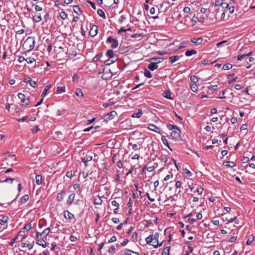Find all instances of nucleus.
<instances>
[{"instance_id":"nucleus-1","label":"nucleus","mask_w":255,"mask_h":255,"mask_svg":"<svg viewBox=\"0 0 255 255\" xmlns=\"http://www.w3.org/2000/svg\"><path fill=\"white\" fill-rule=\"evenodd\" d=\"M35 44V38L32 36H29L23 42L22 48L25 52H29L34 48Z\"/></svg>"},{"instance_id":"nucleus-2","label":"nucleus","mask_w":255,"mask_h":255,"mask_svg":"<svg viewBox=\"0 0 255 255\" xmlns=\"http://www.w3.org/2000/svg\"><path fill=\"white\" fill-rule=\"evenodd\" d=\"M100 73H103L102 78L106 80L110 79L113 76V72L110 68L105 67V65H102L101 68L99 69Z\"/></svg>"},{"instance_id":"nucleus-3","label":"nucleus","mask_w":255,"mask_h":255,"mask_svg":"<svg viewBox=\"0 0 255 255\" xmlns=\"http://www.w3.org/2000/svg\"><path fill=\"white\" fill-rule=\"evenodd\" d=\"M66 55H68L69 60L72 59V62H74L76 60L79 59V58H74L77 55L76 49L75 48H72L68 50L66 52Z\"/></svg>"},{"instance_id":"nucleus-4","label":"nucleus","mask_w":255,"mask_h":255,"mask_svg":"<svg viewBox=\"0 0 255 255\" xmlns=\"http://www.w3.org/2000/svg\"><path fill=\"white\" fill-rule=\"evenodd\" d=\"M39 232H36V238L37 239V244L43 248H45L46 247L47 244L46 242L43 240V238L40 237V238H39Z\"/></svg>"},{"instance_id":"nucleus-5","label":"nucleus","mask_w":255,"mask_h":255,"mask_svg":"<svg viewBox=\"0 0 255 255\" xmlns=\"http://www.w3.org/2000/svg\"><path fill=\"white\" fill-rule=\"evenodd\" d=\"M108 43H112L111 47L113 48H117L119 45V42L116 39L113 38L112 36H109L107 39Z\"/></svg>"},{"instance_id":"nucleus-6","label":"nucleus","mask_w":255,"mask_h":255,"mask_svg":"<svg viewBox=\"0 0 255 255\" xmlns=\"http://www.w3.org/2000/svg\"><path fill=\"white\" fill-rule=\"evenodd\" d=\"M18 98L21 100V105L22 106H27L29 103V99L27 98V100L25 99V96L23 94L19 93L18 94Z\"/></svg>"},{"instance_id":"nucleus-7","label":"nucleus","mask_w":255,"mask_h":255,"mask_svg":"<svg viewBox=\"0 0 255 255\" xmlns=\"http://www.w3.org/2000/svg\"><path fill=\"white\" fill-rule=\"evenodd\" d=\"M118 255H139L136 252L132 251L130 250L126 249L125 251H121Z\"/></svg>"},{"instance_id":"nucleus-8","label":"nucleus","mask_w":255,"mask_h":255,"mask_svg":"<svg viewBox=\"0 0 255 255\" xmlns=\"http://www.w3.org/2000/svg\"><path fill=\"white\" fill-rule=\"evenodd\" d=\"M98 27L97 25H93L92 27L91 28V29L90 30V32H89V34L92 36V37H94L95 36L97 33H98Z\"/></svg>"},{"instance_id":"nucleus-9","label":"nucleus","mask_w":255,"mask_h":255,"mask_svg":"<svg viewBox=\"0 0 255 255\" xmlns=\"http://www.w3.org/2000/svg\"><path fill=\"white\" fill-rule=\"evenodd\" d=\"M180 129L178 128V129H175L171 133V136L174 139H178L180 137Z\"/></svg>"},{"instance_id":"nucleus-10","label":"nucleus","mask_w":255,"mask_h":255,"mask_svg":"<svg viewBox=\"0 0 255 255\" xmlns=\"http://www.w3.org/2000/svg\"><path fill=\"white\" fill-rule=\"evenodd\" d=\"M251 53L252 52H250L247 54H243L242 55L239 56H238L237 60H245V62H246L248 64L249 63V57L251 54Z\"/></svg>"},{"instance_id":"nucleus-11","label":"nucleus","mask_w":255,"mask_h":255,"mask_svg":"<svg viewBox=\"0 0 255 255\" xmlns=\"http://www.w3.org/2000/svg\"><path fill=\"white\" fill-rule=\"evenodd\" d=\"M23 81L25 83H28L29 85L33 88L35 87L36 82L33 81L30 77H27L23 79Z\"/></svg>"},{"instance_id":"nucleus-12","label":"nucleus","mask_w":255,"mask_h":255,"mask_svg":"<svg viewBox=\"0 0 255 255\" xmlns=\"http://www.w3.org/2000/svg\"><path fill=\"white\" fill-rule=\"evenodd\" d=\"M67 212V216L68 217H67L66 215L65 214V218L68 219L69 220L70 222L74 223L76 221L74 215L68 211H65V212Z\"/></svg>"},{"instance_id":"nucleus-13","label":"nucleus","mask_w":255,"mask_h":255,"mask_svg":"<svg viewBox=\"0 0 255 255\" xmlns=\"http://www.w3.org/2000/svg\"><path fill=\"white\" fill-rule=\"evenodd\" d=\"M179 58H180V56H179L178 55H175V56H170V57H168V58H165V59L166 60H168V62L173 63L177 61V60H178ZM165 62L166 63L167 61H166Z\"/></svg>"},{"instance_id":"nucleus-14","label":"nucleus","mask_w":255,"mask_h":255,"mask_svg":"<svg viewBox=\"0 0 255 255\" xmlns=\"http://www.w3.org/2000/svg\"><path fill=\"white\" fill-rule=\"evenodd\" d=\"M148 128L151 130L155 131L157 133H160V128L153 124H149L148 125Z\"/></svg>"},{"instance_id":"nucleus-15","label":"nucleus","mask_w":255,"mask_h":255,"mask_svg":"<svg viewBox=\"0 0 255 255\" xmlns=\"http://www.w3.org/2000/svg\"><path fill=\"white\" fill-rule=\"evenodd\" d=\"M29 196L27 194L23 195L21 197L19 200V203L20 204H23L25 203L29 200Z\"/></svg>"},{"instance_id":"nucleus-16","label":"nucleus","mask_w":255,"mask_h":255,"mask_svg":"<svg viewBox=\"0 0 255 255\" xmlns=\"http://www.w3.org/2000/svg\"><path fill=\"white\" fill-rule=\"evenodd\" d=\"M50 232L49 228H47L45 229L42 233H40L39 236L41 238H45Z\"/></svg>"},{"instance_id":"nucleus-17","label":"nucleus","mask_w":255,"mask_h":255,"mask_svg":"<svg viewBox=\"0 0 255 255\" xmlns=\"http://www.w3.org/2000/svg\"><path fill=\"white\" fill-rule=\"evenodd\" d=\"M161 140L165 146H166L171 151H172V149L170 147L168 140L167 139L165 136H162Z\"/></svg>"},{"instance_id":"nucleus-18","label":"nucleus","mask_w":255,"mask_h":255,"mask_svg":"<svg viewBox=\"0 0 255 255\" xmlns=\"http://www.w3.org/2000/svg\"><path fill=\"white\" fill-rule=\"evenodd\" d=\"M75 194L74 193L71 194L69 195L68 199L67 201V204L68 205L71 204L73 203V202L75 199Z\"/></svg>"},{"instance_id":"nucleus-19","label":"nucleus","mask_w":255,"mask_h":255,"mask_svg":"<svg viewBox=\"0 0 255 255\" xmlns=\"http://www.w3.org/2000/svg\"><path fill=\"white\" fill-rule=\"evenodd\" d=\"M203 41V39L201 37L193 38L191 39V42L197 44H201Z\"/></svg>"},{"instance_id":"nucleus-20","label":"nucleus","mask_w":255,"mask_h":255,"mask_svg":"<svg viewBox=\"0 0 255 255\" xmlns=\"http://www.w3.org/2000/svg\"><path fill=\"white\" fill-rule=\"evenodd\" d=\"M116 115H117L116 112L115 111H113L107 114L106 115V117H107V119L111 120V119H113Z\"/></svg>"},{"instance_id":"nucleus-21","label":"nucleus","mask_w":255,"mask_h":255,"mask_svg":"<svg viewBox=\"0 0 255 255\" xmlns=\"http://www.w3.org/2000/svg\"><path fill=\"white\" fill-rule=\"evenodd\" d=\"M154 61L151 62L150 64H159L160 63L163 62L165 59L162 57H159L158 58L153 59Z\"/></svg>"},{"instance_id":"nucleus-22","label":"nucleus","mask_w":255,"mask_h":255,"mask_svg":"<svg viewBox=\"0 0 255 255\" xmlns=\"http://www.w3.org/2000/svg\"><path fill=\"white\" fill-rule=\"evenodd\" d=\"M35 180L37 184L41 185L42 183V177L41 175L37 174L36 175Z\"/></svg>"},{"instance_id":"nucleus-23","label":"nucleus","mask_w":255,"mask_h":255,"mask_svg":"<svg viewBox=\"0 0 255 255\" xmlns=\"http://www.w3.org/2000/svg\"><path fill=\"white\" fill-rule=\"evenodd\" d=\"M142 114V110L139 109L137 113H134L132 115L131 117L139 118L141 117Z\"/></svg>"},{"instance_id":"nucleus-24","label":"nucleus","mask_w":255,"mask_h":255,"mask_svg":"<svg viewBox=\"0 0 255 255\" xmlns=\"http://www.w3.org/2000/svg\"><path fill=\"white\" fill-rule=\"evenodd\" d=\"M159 234L158 233L156 232L154 234V237L152 236L153 242L152 244H156L158 242V238Z\"/></svg>"},{"instance_id":"nucleus-25","label":"nucleus","mask_w":255,"mask_h":255,"mask_svg":"<svg viewBox=\"0 0 255 255\" xmlns=\"http://www.w3.org/2000/svg\"><path fill=\"white\" fill-rule=\"evenodd\" d=\"M64 191L62 190L60 191V192L58 194L57 196V200L58 202H61L64 198Z\"/></svg>"},{"instance_id":"nucleus-26","label":"nucleus","mask_w":255,"mask_h":255,"mask_svg":"<svg viewBox=\"0 0 255 255\" xmlns=\"http://www.w3.org/2000/svg\"><path fill=\"white\" fill-rule=\"evenodd\" d=\"M8 217L7 216H3L1 219H0V224L4 225L8 222Z\"/></svg>"},{"instance_id":"nucleus-27","label":"nucleus","mask_w":255,"mask_h":255,"mask_svg":"<svg viewBox=\"0 0 255 255\" xmlns=\"http://www.w3.org/2000/svg\"><path fill=\"white\" fill-rule=\"evenodd\" d=\"M254 240H255L254 236L253 235H250L248 237V239L246 242L247 245H250L252 243V242L254 241Z\"/></svg>"},{"instance_id":"nucleus-28","label":"nucleus","mask_w":255,"mask_h":255,"mask_svg":"<svg viewBox=\"0 0 255 255\" xmlns=\"http://www.w3.org/2000/svg\"><path fill=\"white\" fill-rule=\"evenodd\" d=\"M170 247L169 246L165 247L162 252V255H170L169 251H170Z\"/></svg>"},{"instance_id":"nucleus-29","label":"nucleus","mask_w":255,"mask_h":255,"mask_svg":"<svg viewBox=\"0 0 255 255\" xmlns=\"http://www.w3.org/2000/svg\"><path fill=\"white\" fill-rule=\"evenodd\" d=\"M106 55L108 57H109V59L114 58L115 55H114V52L113 50H112V49L108 50L107 52Z\"/></svg>"},{"instance_id":"nucleus-30","label":"nucleus","mask_w":255,"mask_h":255,"mask_svg":"<svg viewBox=\"0 0 255 255\" xmlns=\"http://www.w3.org/2000/svg\"><path fill=\"white\" fill-rule=\"evenodd\" d=\"M51 87V85H47V86L45 87V88H44V90H43V92H42V93L41 97L44 98V97L46 95L47 91H48V90H49Z\"/></svg>"},{"instance_id":"nucleus-31","label":"nucleus","mask_w":255,"mask_h":255,"mask_svg":"<svg viewBox=\"0 0 255 255\" xmlns=\"http://www.w3.org/2000/svg\"><path fill=\"white\" fill-rule=\"evenodd\" d=\"M97 13L101 17H102L103 19H106V16L105 14V12L103 10L101 9H98L97 10Z\"/></svg>"},{"instance_id":"nucleus-32","label":"nucleus","mask_w":255,"mask_h":255,"mask_svg":"<svg viewBox=\"0 0 255 255\" xmlns=\"http://www.w3.org/2000/svg\"><path fill=\"white\" fill-rule=\"evenodd\" d=\"M171 92L168 90L166 91V92H164L163 94V96L166 99L171 100L173 99V98L171 97Z\"/></svg>"},{"instance_id":"nucleus-33","label":"nucleus","mask_w":255,"mask_h":255,"mask_svg":"<svg viewBox=\"0 0 255 255\" xmlns=\"http://www.w3.org/2000/svg\"><path fill=\"white\" fill-rule=\"evenodd\" d=\"M55 14H57L58 15L57 16H59V17H60L61 18V19H64V11L63 10H62L61 12L59 11V9H58L57 10H56L55 11Z\"/></svg>"},{"instance_id":"nucleus-34","label":"nucleus","mask_w":255,"mask_h":255,"mask_svg":"<svg viewBox=\"0 0 255 255\" xmlns=\"http://www.w3.org/2000/svg\"><path fill=\"white\" fill-rule=\"evenodd\" d=\"M58 249H56L55 251L57 255H62L63 254V248L62 246H60L58 245Z\"/></svg>"},{"instance_id":"nucleus-35","label":"nucleus","mask_w":255,"mask_h":255,"mask_svg":"<svg viewBox=\"0 0 255 255\" xmlns=\"http://www.w3.org/2000/svg\"><path fill=\"white\" fill-rule=\"evenodd\" d=\"M75 94L78 97L81 98L83 97V94L81 89L78 88L76 89Z\"/></svg>"},{"instance_id":"nucleus-36","label":"nucleus","mask_w":255,"mask_h":255,"mask_svg":"<svg viewBox=\"0 0 255 255\" xmlns=\"http://www.w3.org/2000/svg\"><path fill=\"white\" fill-rule=\"evenodd\" d=\"M143 73H144V76L148 78H151L152 77V74L150 73V72L146 69H144Z\"/></svg>"},{"instance_id":"nucleus-37","label":"nucleus","mask_w":255,"mask_h":255,"mask_svg":"<svg viewBox=\"0 0 255 255\" xmlns=\"http://www.w3.org/2000/svg\"><path fill=\"white\" fill-rule=\"evenodd\" d=\"M94 203L96 205H101L102 203V200L101 199L100 196H98L97 197L95 198L94 199Z\"/></svg>"},{"instance_id":"nucleus-38","label":"nucleus","mask_w":255,"mask_h":255,"mask_svg":"<svg viewBox=\"0 0 255 255\" xmlns=\"http://www.w3.org/2000/svg\"><path fill=\"white\" fill-rule=\"evenodd\" d=\"M224 164L225 166H228L230 167H233L236 165L235 163L233 161H227L226 162H224Z\"/></svg>"},{"instance_id":"nucleus-39","label":"nucleus","mask_w":255,"mask_h":255,"mask_svg":"<svg viewBox=\"0 0 255 255\" xmlns=\"http://www.w3.org/2000/svg\"><path fill=\"white\" fill-rule=\"evenodd\" d=\"M197 53V51L195 50H187L185 52V55L187 56H191L193 54H196Z\"/></svg>"},{"instance_id":"nucleus-40","label":"nucleus","mask_w":255,"mask_h":255,"mask_svg":"<svg viewBox=\"0 0 255 255\" xmlns=\"http://www.w3.org/2000/svg\"><path fill=\"white\" fill-rule=\"evenodd\" d=\"M42 18L40 15H35L33 17V20L35 22H39L41 20Z\"/></svg>"},{"instance_id":"nucleus-41","label":"nucleus","mask_w":255,"mask_h":255,"mask_svg":"<svg viewBox=\"0 0 255 255\" xmlns=\"http://www.w3.org/2000/svg\"><path fill=\"white\" fill-rule=\"evenodd\" d=\"M73 7L74 11L75 13H76L78 14H80V13H81L82 11L78 5H74Z\"/></svg>"},{"instance_id":"nucleus-42","label":"nucleus","mask_w":255,"mask_h":255,"mask_svg":"<svg viewBox=\"0 0 255 255\" xmlns=\"http://www.w3.org/2000/svg\"><path fill=\"white\" fill-rule=\"evenodd\" d=\"M55 23L58 26H61L63 22L62 19H61L59 16H57V18L55 19Z\"/></svg>"},{"instance_id":"nucleus-43","label":"nucleus","mask_w":255,"mask_h":255,"mask_svg":"<svg viewBox=\"0 0 255 255\" xmlns=\"http://www.w3.org/2000/svg\"><path fill=\"white\" fill-rule=\"evenodd\" d=\"M218 60H219L217 59V60H214L213 61H210L208 59H204L202 61V64H207L209 62H210V64H214L215 63H216Z\"/></svg>"},{"instance_id":"nucleus-44","label":"nucleus","mask_w":255,"mask_h":255,"mask_svg":"<svg viewBox=\"0 0 255 255\" xmlns=\"http://www.w3.org/2000/svg\"><path fill=\"white\" fill-rule=\"evenodd\" d=\"M145 241L146 242L147 244L152 245L151 243L153 242L152 236L149 235L145 239Z\"/></svg>"},{"instance_id":"nucleus-45","label":"nucleus","mask_w":255,"mask_h":255,"mask_svg":"<svg viewBox=\"0 0 255 255\" xmlns=\"http://www.w3.org/2000/svg\"><path fill=\"white\" fill-rule=\"evenodd\" d=\"M166 126H167V128L169 130L178 129V127L177 126H176L175 125H172L171 124H167Z\"/></svg>"},{"instance_id":"nucleus-46","label":"nucleus","mask_w":255,"mask_h":255,"mask_svg":"<svg viewBox=\"0 0 255 255\" xmlns=\"http://www.w3.org/2000/svg\"><path fill=\"white\" fill-rule=\"evenodd\" d=\"M25 61L28 64H31L35 61V59L33 57H27L25 58Z\"/></svg>"},{"instance_id":"nucleus-47","label":"nucleus","mask_w":255,"mask_h":255,"mask_svg":"<svg viewBox=\"0 0 255 255\" xmlns=\"http://www.w3.org/2000/svg\"><path fill=\"white\" fill-rule=\"evenodd\" d=\"M190 80L194 83L196 84L198 82L199 79L196 76L192 75L190 77Z\"/></svg>"},{"instance_id":"nucleus-48","label":"nucleus","mask_w":255,"mask_h":255,"mask_svg":"<svg viewBox=\"0 0 255 255\" xmlns=\"http://www.w3.org/2000/svg\"><path fill=\"white\" fill-rule=\"evenodd\" d=\"M190 88L194 92H197L198 91V87L195 83H193L191 85Z\"/></svg>"},{"instance_id":"nucleus-49","label":"nucleus","mask_w":255,"mask_h":255,"mask_svg":"<svg viewBox=\"0 0 255 255\" xmlns=\"http://www.w3.org/2000/svg\"><path fill=\"white\" fill-rule=\"evenodd\" d=\"M131 240L134 242L137 241V234L136 232H134L131 238Z\"/></svg>"},{"instance_id":"nucleus-50","label":"nucleus","mask_w":255,"mask_h":255,"mask_svg":"<svg viewBox=\"0 0 255 255\" xmlns=\"http://www.w3.org/2000/svg\"><path fill=\"white\" fill-rule=\"evenodd\" d=\"M21 246L22 248L28 247L29 250H31L33 248V245L31 244H27L26 243H22Z\"/></svg>"},{"instance_id":"nucleus-51","label":"nucleus","mask_w":255,"mask_h":255,"mask_svg":"<svg viewBox=\"0 0 255 255\" xmlns=\"http://www.w3.org/2000/svg\"><path fill=\"white\" fill-rule=\"evenodd\" d=\"M215 6L218 7L220 6H223V0H217L215 2Z\"/></svg>"},{"instance_id":"nucleus-52","label":"nucleus","mask_w":255,"mask_h":255,"mask_svg":"<svg viewBox=\"0 0 255 255\" xmlns=\"http://www.w3.org/2000/svg\"><path fill=\"white\" fill-rule=\"evenodd\" d=\"M130 37L132 38H140L139 39H140L143 37V36L142 34L140 33L132 34L130 36Z\"/></svg>"},{"instance_id":"nucleus-53","label":"nucleus","mask_w":255,"mask_h":255,"mask_svg":"<svg viewBox=\"0 0 255 255\" xmlns=\"http://www.w3.org/2000/svg\"><path fill=\"white\" fill-rule=\"evenodd\" d=\"M148 67L151 71H153L158 68V66L157 65H148Z\"/></svg>"},{"instance_id":"nucleus-54","label":"nucleus","mask_w":255,"mask_h":255,"mask_svg":"<svg viewBox=\"0 0 255 255\" xmlns=\"http://www.w3.org/2000/svg\"><path fill=\"white\" fill-rule=\"evenodd\" d=\"M233 65H223L222 69L224 70L231 69L233 67Z\"/></svg>"},{"instance_id":"nucleus-55","label":"nucleus","mask_w":255,"mask_h":255,"mask_svg":"<svg viewBox=\"0 0 255 255\" xmlns=\"http://www.w3.org/2000/svg\"><path fill=\"white\" fill-rule=\"evenodd\" d=\"M102 56V53H100L98 55H97L96 56H95L93 58V62H96L99 59H100V58Z\"/></svg>"},{"instance_id":"nucleus-56","label":"nucleus","mask_w":255,"mask_h":255,"mask_svg":"<svg viewBox=\"0 0 255 255\" xmlns=\"http://www.w3.org/2000/svg\"><path fill=\"white\" fill-rule=\"evenodd\" d=\"M56 92L57 93H62L64 92V87L57 86Z\"/></svg>"},{"instance_id":"nucleus-57","label":"nucleus","mask_w":255,"mask_h":255,"mask_svg":"<svg viewBox=\"0 0 255 255\" xmlns=\"http://www.w3.org/2000/svg\"><path fill=\"white\" fill-rule=\"evenodd\" d=\"M39 130L40 129L39 128L38 126H36L34 128L31 129V132L33 134L37 133Z\"/></svg>"},{"instance_id":"nucleus-58","label":"nucleus","mask_w":255,"mask_h":255,"mask_svg":"<svg viewBox=\"0 0 255 255\" xmlns=\"http://www.w3.org/2000/svg\"><path fill=\"white\" fill-rule=\"evenodd\" d=\"M85 159V160L87 161H91L92 160V156L91 155H89L88 154H86L85 157H83Z\"/></svg>"},{"instance_id":"nucleus-59","label":"nucleus","mask_w":255,"mask_h":255,"mask_svg":"<svg viewBox=\"0 0 255 255\" xmlns=\"http://www.w3.org/2000/svg\"><path fill=\"white\" fill-rule=\"evenodd\" d=\"M31 228V225L30 223L27 224L25 225L23 227L24 230H26V231L29 230Z\"/></svg>"},{"instance_id":"nucleus-60","label":"nucleus","mask_w":255,"mask_h":255,"mask_svg":"<svg viewBox=\"0 0 255 255\" xmlns=\"http://www.w3.org/2000/svg\"><path fill=\"white\" fill-rule=\"evenodd\" d=\"M163 242H164V241H163L162 242H161L160 243H159V242H158L156 244H152V246H153L154 248H158V247H160L162 245Z\"/></svg>"},{"instance_id":"nucleus-61","label":"nucleus","mask_w":255,"mask_h":255,"mask_svg":"<svg viewBox=\"0 0 255 255\" xmlns=\"http://www.w3.org/2000/svg\"><path fill=\"white\" fill-rule=\"evenodd\" d=\"M14 180V179L13 178H6L5 180H3L2 181V182H10V183L11 184H12L13 183V181Z\"/></svg>"},{"instance_id":"nucleus-62","label":"nucleus","mask_w":255,"mask_h":255,"mask_svg":"<svg viewBox=\"0 0 255 255\" xmlns=\"http://www.w3.org/2000/svg\"><path fill=\"white\" fill-rule=\"evenodd\" d=\"M115 250H116L115 247L113 245L108 250V253H113L115 252Z\"/></svg>"},{"instance_id":"nucleus-63","label":"nucleus","mask_w":255,"mask_h":255,"mask_svg":"<svg viewBox=\"0 0 255 255\" xmlns=\"http://www.w3.org/2000/svg\"><path fill=\"white\" fill-rule=\"evenodd\" d=\"M218 86L217 85H211L209 87V89L212 91H215L217 90Z\"/></svg>"},{"instance_id":"nucleus-64","label":"nucleus","mask_w":255,"mask_h":255,"mask_svg":"<svg viewBox=\"0 0 255 255\" xmlns=\"http://www.w3.org/2000/svg\"><path fill=\"white\" fill-rule=\"evenodd\" d=\"M117 240V238L116 236H113V237H111V238L108 241V243H113V242H116Z\"/></svg>"}]
</instances>
